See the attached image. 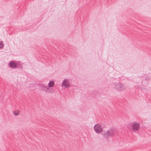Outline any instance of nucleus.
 <instances>
[{
	"label": "nucleus",
	"mask_w": 151,
	"mask_h": 151,
	"mask_svg": "<svg viewBox=\"0 0 151 151\" xmlns=\"http://www.w3.org/2000/svg\"><path fill=\"white\" fill-rule=\"evenodd\" d=\"M55 85V82L53 80H50L47 86L44 84H40L38 85L40 89L42 91L47 93L52 92Z\"/></svg>",
	"instance_id": "obj_1"
},
{
	"label": "nucleus",
	"mask_w": 151,
	"mask_h": 151,
	"mask_svg": "<svg viewBox=\"0 0 151 151\" xmlns=\"http://www.w3.org/2000/svg\"><path fill=\"white\" fill-rule=\"evenodd\" d=\"M23 63L20 61L12 60L8 63L9 66L12 68H22Z\"/></svg>",
	"instance_id": "obj_2"
},
{
	"label": "nucleus",
	"mask_w": 151,
	"mask_h": 151,
	"mask_svg": "<svg viewBox=\"0 0 151 151\" xmlns=\"http://www.w3.org/2000/svg\"><path fill=\"white\" fill-rule=\"evenodd\" d=\"M70 86V80L67 78H65L62 81L61 85V87L64 89L69 88Z\"/></svg>",
	"instance_id": "obj_3"
},
{
	"label": "nucleus",
	"mask_w": 151,
	"mask_h": 151,
	"mask_svg": "<svg viewBox=\"0 0 151 151\" xmlns=\"http://www.w3.org/2000/svg\"><path fill=\"white\" fill-rule=\"evenodd\" d=\"M114 88L116 90L121 91L124 90L126 88L124 85L121 83L115 84Z\"/></svg>",
	"instance_id": "obj_4"
},
{
	"label": "nucleus",
	"mask_w": 151,
	"mask_h": 151,
	"mask_svg": "<svg viewBox=\"0 0 151 151\" xmlns=\"http://www.w3.org/2000/svg\"><path fill=\"white\" fill-rule=\"evenodd\" d=\"M94 129L97 133H100L103 131L102 126L99 124H96L94 127Z\"/></svg>",
	"instance_id": "obj_5"
},
{
	"label": "nucleus",
	"mask_w": 151,
	"mask_h": 151,
	"mask_svg": "<svg viewBox=\"0 0 151 151\" xmlns=\"http://www.w3.org/2000/svg\"><path fill=\"white\" fill-rule=\"evenodd\" d=\"M114 134L113 131L112 130L110 129L108 132H105L104 134V137L106 138H108L109 136H112Z\"/></svg>",
	"instance_id": "obj_6"
},
{
	"label": "nucleus",
	"mask_w": 151,
	"mask_h": 151,
	"mask_svg": "<svg viewBox=\"0 0 151 151\" xmlns=\"http://www.w3.org/2000/svg\"><path fill=\"white\" fill-rule=\"evenodd\" d=\"M139 123L137 122H132V128L135 131H137L139 129Z\"/></svg>",
	"instance_id": "obj_7"
},
{
	"label": "nucleus",
	"mask_w": 151,
	"mask_h": 151,
	"mask_svg": "<svg viewBox=\"0 0 151 151\" xmlns=\"http://www.w3.org/2000/svg\"><path fill=\"white\" fill-rule=\"evenodd\" d=\"M4 47V45L3 41L0 40V50L3 49Z\"/></svg>",
	"instance_id": "obj_8"
},
{
	"label": "nucleus",
	"mask_w": 151,
	"mask_h": 151,
	"mask_svg": "<svg viewBox=\"0 0 151 151\" xmlns=\"http://www.w3.org/2000/svg\"><path fill=\"white\" fill-rule=\"evenodd\" d=\"M20 111L18 110H15L14 111L13 113L14 115L15 116H17L19 114Z\"/></svg>",
	"instance_id": "obj_9"
},
{
	"label": "nucleus",
	"mask_w": 151,
	"mask_h": 151,
	"mask_svg": "<svg viewBox=\"0 0 151 151\" xmlns=\"http://www.w3.org/2000/svg\"><path fill=\"white\" fill-rule=\"evenodd\" d=\"M146 79H147V80H148V79H147V78H146Z\"/></svg>",
	"instance_id": "obj_10"
}]
</instances>
